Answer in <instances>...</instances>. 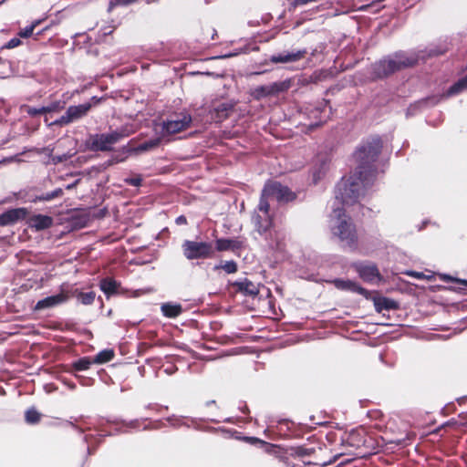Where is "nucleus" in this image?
<instances>
[{"label":"nucleus","mask_w":467,"mask_h":467,"mask_svg":"<svg viewBox=\"0 0 467 467\" xmlns=\"http://www.w3.org/2000/svg\"><path fill=\"white\" fill-rule=\"evenodd\" d=\"M356 270L365 282L378 284L381 280L378 268L372 264L356 265Z\"/></svg>","instance_id":"nucleus-9"},{"label":"nucleus","mask_w":467,"mask_h":467,"mask_svg":"<svg viewBox=\"0 0 467 467\" xmlns=\"http://www.w3.org/2000/svg\"><path fill=\"white\" fill-rule=\"evenodd\" d=\"M374 306L377 312L383 310L397 309L398 303L384 296H373Z\"/></svg>","instance_id":"nucleus-15"},{"label":"nucleus","mask_w":467,"mask_h":467,"mask_svg":"<svg viewBox=\"0 0 467 467\" xmlns=\"http://www.w3.org/2000/svg\"><path fill=\"white\" fill-rule=\"evenodd\" d=\"M182 248L184 255L190 260L207 258L213 254L212 244L205 242L185 241Z\"/></svg>","instance_id":"nucleus-4"},{"label":"nucleus","mask_w":467,"mask_h":467,"mask_svg":"<svg viewBox=\"0 0 467 467\" xmlns=\"http://www.w3.org/2000/svg\"><path fill=\"white\" fill-rule=\"evenodd\" d=\"M259 231H266L269 228V223H267L265 225L260 223L259 221H256Z\"/></svg>","instance_id":"nucleus-38"},{"label":"nucleus","mask_w":467,"mask_h":467,"mask_svg":"<svg viewBox=\"0 0 467 467\" xmlns=\"http://www.w3.org/2000/svg\"><path fill=\"white\" fill-rule=\"evenodd\" d=\"M100 288H101V290L105 294L110 295V294H113V293L116 292V290H117V284L112 279H109V278L103 279L100 282Z\"/></svg>","instance_id":"nucleus-20"},{"label":"nucleus","mask_w":467,"mask_h":467,"mask_svg":"<svg viewBox=\"0 0 467 467\" xmlns=\"http://www.w3.org/2000/svg\"><path fill=\"white\" fill-rule=\"evenodd\" d=\"M410 275H412V276H415L417 278H420L422 276V274L420 273H416V272H411V273H409Z\"/></svg>","instance_id":"nucleus-40"},{"label":"nucleus","mask_w":467,"mask_h":467,"mask_svg":"<svg viewBox=\"0 0 467 467\" xmlns=\"http://www.w3.org/2000/svg\"><path fill=\"white\" fill-rule=\"evenodd\" d=\"M28 214L26 208L10 209L0 215V225L5 226L13 224L20 220L25 219Z\"/></svg>","instance_id":"nucleus-10"},{"label":"nucleus","mask_w":467,"mask_h":467,"mask_svg":"<svg viewBox=\"0 0 467 467\" xmlns=\"http://www.w3.org/2000/svg\"><path fill=\"white\" fill-rule=\"evenodd\" d=\"M51 111H53V109H51V108H45V107H42L40 109L29 108L27 109V113L32 115V116H36V115H39V114H44V113L51 112Z\"/></svg>","instance_id":"nucleus-30"},{"label":"nucleus","mask_w":467,"mask_h":467,"mask_svg":"<svg viewBox=\"0 0 467 467\" xmlns=\"http://www.w3.org/2000/svg\"><path fill=\"white\" fill-rule=\"evenodd\" d=\"M358 183H359V182H351V185H352V186H354V185H357V186H358Z\"/></svg>","instance_id":"nucleus-44"},{"label":"nucleus","mask_w":467,"mask_h":467,"mask_svg":"<svg viewBox=\"0 0 467 467\" xmlns=\"http://www.w3.org/2000/svg\"><path fill=\"white\" fill-rule=\"evenodd\" d=\"M163 314L168 317H176L182 313L181 305L164 304L161 306Z\"/></svg>","instance_id":"nucleus-18"},{"label":"nucleus","mask_w":467,"mask_h":467,"mask_svg":"<svg viewBox=\"0 0 467 467\" xmlns=\"http://www.w3.org/2000/svg\"><path fill=\"white\" fill-rule=\"evenodd\" d=\"M161 143V139H154L140 144L135 150L136 151H146L154 149Z\"/></svg>","instance_id":"nucleus-23"},{"label":"nucleus","mask_w":467,"mask_h":467,"mask_svg":"<svg viewBox=\"0 0 467 467\" xmlns=\"http://www.w3.org/2000/svg\"><path fill=\"white\" fill-rule=\"evenodd\" d=\"M336 234L339 236L341 240H346L349 236L348 224L346 221H342L337 227Z\"/></svg>","instance_id":"nucleus-24"},{"label":"nucleus","mask_w":467,"mask_h":467,"mask_svg":"<svg viewBox=\"0 0 467 467\" xmlns=\"http://www.w3.org/2000/svg\"><path fill=\"white\" fill-rule=\"evenodd\" d=\"M114 358V351L111 349H105L100 351L93 359V363L103 364L110 361Z\"/></svg>","instance_id":"nucleus-19"},{"label":"nucleus","mask_w":467,"mask_h":467,"mask_svg":"<svg viewBox=\"0 0 467 467\" xmlns=\"http://www.w3.org/2000/svg\"><path fill=\"white\" fill-rule=\"evenodd\" d=\"M91 363L92 362L89 359L83 358V359L78 360L75 366H76V368L78 370H86L89 368Z\"/></svg>","instance_id":"nucleus-31"},{"label":"nucleus","mask_w":467,"mask_h":467,"mask_svg":"<svg viewBox=\"0 0 467 467\" xmlns=\"http://www.w3.org/2000/svg\"><path fill=\"white\" fill-rule=\"evenodd\" d=\"M90 109V103H85L78 106H70L67 109L66 113L59 119L55 121V124L67 125L85 116Z\"/></svg>","instance_id":"nucleus-8"},{"label":"nucleus","mask_w":467,"mask_h":467,"mask_svg":"<svg viewBox=\"0 0 467 467\" xmlns=\"http://www.w3.org/2000/svg\"><path fill=\"white\" fill-rule=\"evenodd\" d=\"M349 187L348 180H342L337 187V199H341L342 202H345L349 198Z\"/></svg>","instance_id":"nucleus-17"},{"label":"nucleus","mask_w":467,"mask_h":467,"mask_svg":"<svg viewBox=\"0 0 467 467\" xmlns=\"http://www.w3.org/2000/svg\"><path fill=\"white\" fill-rule=\"evenodd\" d=\"M335 216H337L338 219L341 218L342 213L340 209H335L334 210Z\"/></svg>","instance_id":"nucleus-39"},{"label":"nucleus","mask_w":467,"mask_h":467,"mask_svg":"<svg viewBox=\"0 0 467 467\" xmlns=\"http://www.w3.org/2000/svg\"><path fill=\"white\" fill-rule=\"evenodd\" d=\"M381 147L380 139L373 138L366 141L356 152V160L358 161L356 168L357 180L359 181L363 188L369 185L374 178Z\"/></svg>","instance_id":"nucleus-1"},{"label":"nucleus","mask_w":467,"mask_h":467,"mask_svg":"<svg viewBox=\"0 0 467 467\" xmlns=\"http://www.w3.org/2000/svg\"><path fill=\"white\" fill-rule=\"evenodd\" d=\"M265 197H267V196L263 194L262 199L260 201V204H259V210L264 212L265 214H267L268 211H269V204L266 202V200L265 199Z\"/></svg>","instance_id":"nucleus-33"},{"label":"nucleus","mask_w":467,"mask_h":467,"mask_svg":"<svg viewBox=\"0 0 467 467\" xmlns=\"http://www.w3.org/2000/svg\"><path fill=\"white\" fill-rule=\"evenodd\" d=\"M351 288H352V291L358 292L361 295H364L366 297H368V292L366 289L360 287L359 285H358L354 283H352Z\"/></svg>","instance_id":"nucleus-35"},{"label":"nucleus","mask_w":467,"mask_h":467,"mask_svg":"<svg viewBox=\"0 0 467 467\" xmlns=\"http://www.w3.org/2000/svg\"><path fill=\"white\" fill-rule=\"evenodd\" d=\"M446 51V47L433 48L428 50V57L441 55ZM427 57L425 51H420L419 55H408L406 53H397L393 57L382 59L375 64L374 71L377 77L383 78L402 67L416 64L420 59Z\"/></svg>","instance_id":"nucleus-2"},{"label":"nucleus","mask_w":467,"mask_h":467,"mask_svg":"<svg viewBox=\"0 0 467 467\" xmlns=\"http://www.w3.org/2000/svg\"><path fill=\"white\" fill-rule=\"evenodd\" d=\"M95 299L94 292L80 293L78 295V300L84 305H90Z\"/></svg>","instance_id":"nucleus-27"},{"label":"nucleus","mask_w":467,"mask_h":467,"mask_svg":"<svg viewBox=\"0 0 467 467\" xmlns=\"http://www.w3.org/2000/svg\"><path fill=\"white\" fill-rule=\"evenodd\" d=\"M130 135L126 130H115L110 133L96 134L89 138L90 148L93 150H111V146L120 139Z\"/></svg>","instance_id":"nucleus-3"},{"label":"nucleus","mask_w":467,"mask_h":467,"mask_svg":"<svg viewBox=\"0 0 467 467\" xmlns=\"http://www.w3.org/2000/svg\"><path fill=\"white\" fill-rule=\"evenodd\" d=\"M467 88V76L456 82L448 91V95H456Z\"/></svg>","instance_id":"nucleus-21"},{"label":"nucleus","mask_w":467,"mask_h":467,"mask_svg":"<svg viewBox=\"0 0 467 467\" xmlns=\"http://www.w3.org/2000/svg\"><path fill=\"white\" fill-rule=\"evenodd\" d=\"M306 55V50H298L296 52H284L270 57L272 63H292L303 59Z\"/></svg>","instance_id":"nucleus-11"},{"label":"nucleus","mask_w":467,"mask_h":467,"mask_svg":"<svg viewBox=\"0 0 467 467\" xmlns=\"http://www.w3.org/2000/svg\"><path fill=\"white\" fill-rule=\"evenodd\" d=\"M177 221H178L179 223H186V219H185V217H182V216L179 217V218L177 219Z\"/></svg>","instance_id":"nucleus-41"},{"label":"nucleus","mask_w":467,"mask_h":467,"mask_svg":"<svg viewBox=\"0 0 467 467\" xmlns=\"http://www.w3.org/2000/svg\"><path fill=\"white\" fill-rule=\"evenodd\" d=\"M125 182L132 186H140L142 179L140 175H136L135 177L126 179Z\"/></svg>","instance_id":"nucleus-32"},{"label":"nucleus","mask_w":467,"mask_h":467,"mask_svg":"<svg viewBox=\"0 0 467 467\" xmlns=\"http://www.w3.org/2000/svg\"><path fill=\"white\" fill-rule=\"evenodd\" d=\"M26 420L28 423H36L40 420V414L36 410H28L26 412Z\"/></svg>","instance_id":"nucleus-28"},{"label":"nucleus","mask_w":467,"mask_h":467,"mask_svg":"<svg viewBox=\"0 0 467 467\" xmlns=\"http://www.w3.org/2000/svg\"><path fill=\"white\" fill-rule=\"evenodd\" d=\"M247 440H248L251 443H253V444H254V443H262V444H265V441H263L259 440L258 438L250 437V438H247Z\"/></svg>","instance_id":"nucleus-37"},{"label":"nucleus","mask_w":467,"mask_h":467,"mask_svg":"<svg viewBox=\"0 0 467 467\" xmlns=\"http://www.w3.org/2000/svg\"><path fill=\"white\" fill-rule=\"evenodd\" d=\"M314 452V449L312 448H305V447H296L292 449L291 455L294 457H306L309 456Z\"/></svg>","instance_id":"nucleus-22"},{"label":"nucleus","mask_w":467,"mask_h":467,"mask_svg":"<svg viewBox=\"0 0 467 467\" xmlns=\"http://www.w3.org/2000/svg\"><path fill=\"white\" fill-rule=\"evenodd\" d=\"M244 246V242L239 239H218L216 249L218 251H236Z\"/></svg>","instance_id":"nucleus-14"},{"label":"nucleus","mask_w":467,"mask_h":467,"mask_svg":"<svg viewBox=\"0 0 467 467\" xmlns=\"http://www.w3.org/2000/svg\"><path fill=\"white\" fill-rule=\"evenodd\" d=\"M62 194H63V190L58 188V189L55 190L52 192L46 193V194H43L41 196H37L35 199V201H36V200H38V201H50V200L55 199L57 197L62 196Z\"/></svg>","instance_id":"nucleus-25"},{"label":"nucleus","mask_w":467,"mask_h":467,"mask_svg":"<svg viewBox=\"0 0 467 467\" xmlns=\"http://www.w3.org/2000/svg\"><path fill=\"white\" fill-rule=\"evenodd\" d=\"M67 299V296L65 293H59L55 296H47L42 300H39L36 306L35 310H41L45 308L54 307Z\"/></svg>","instance_id":"nucleus-12"},{"label":"nucleus","mask_w":467,"mask_h":467,"mask_svg":"<svg viewBox=\"0 0 467 467\" xmlns=\"http://www.w3.org/2000/svg\"><path fill=\"white\" fill-rule=\"evenodd\" d=\"M291 87L290 80H284L280 82H275L266 86H260L254 88L251 92V95L255 99H261L262 98L277 95L279 93L285 92L288 90Z\"/></svg>","instance_id":"nucleus-5"},{"label":"nucleus","mask_w":467,"mask_h":467,"mask_svg":"<svg viewBox=\"0 0 467 467\" xmlns=\"http://www.w3.org/2000/svg\"><path fill=\"white\" fill-rule=\"evenodd\" d=\"M220 268L223 269L228 274H233L237 271V265L234 261H228V262L224 263L223 265H216L214 267V269H220Z\"/></svg>","instance_id":"nucleus-26"},{"label":"nucleus","mask_w":467,"mask_h":467,"mask_svg":"<svg viewBox=\"0 0 467 467\" xmlns=\"http://www.w3.org/2000/svg\"><path fill=\"white\" fill-rule=\"evenodd\" d=\"M21 45V40L17 37L12 38L10 41L7 42L5 45L6 48H14Z\"/></svg>","instance_id":"nucleus-34"},{"label":"nucleus","mask_w":467,"mask_h":467,"mask_svg":"<svg viewBox=\"0 0 467 467\" xmlns=\"http://www.w3.org/2000/svg\"><path fill=\"white\" fill-rule=\"evenodd\" d=\"M38 21L33 23L31 26L24 28V29H21L19 32H18V36L20 37H24V38H26V37H29L33 35V32H34V29L36 28V26L38 25Z\"/></svg>","instance_id":"nucleus-29"},{"label":"nucleus","mask_w":467,"mask_h":467,"mask_svg":"<svg viewBox=\"0 0 467 467\" xmlns=\"http://www.w3.org/2000/svg\"><path fill=\"white\" fill-rule=\"evenodd\" d=\"M239 291L246 295L254 296L258 294V288L250 281L244 280V282H236L234 284Z\"/></svg>","instance_id":"nucleus-16"},{"label":"nucleus","mask_w":467,"mask_h":467,"mask_svg":"<svg viewBox=\"0 0 467 467\" xmlns=\"http://www.w3.org/2000/svg\"><path fill=\"white\" fill-rule=\"evenodd\" d=\"M264 195L276 199L277 201H292L296 198L286 186H283L278 182L268 183L264 189Z\"/></svg>","instance_id":"nucleus-7"},{"label":"nucleus","mask_w":467,"mask_h":467,"mask_svg":"<svg viewBox=\"0 0 467 467\" xmlns=\"http://www.w3.org/2000/svg\"><path fill=\"white\" fill-rule=\"evenodd\" d=\"M73 186H74V184L67 185V189H71V188H73Z\"/></svg>","instance_id":"nucleus-45"},{"label":"nucleus","mask_w":467,"mask_h":467,"mask_svg":"<svg viewBox=\"0 0 467 467\" xmlns=\"http://www.w3.org/2000/svg\"><path fill=\"white\" fill-rule=\"evenodd\" d=\"M192 123V117L188 114L176 116L174 119L163 122L162 130L167 134H176L187 130Z\"/></svg>","instance_id":"nucleus-6"},{"label":"nucleus","mask_w":467,"mask_h":467,"mask_svg":"<svg viewBox=\"0 0 467 467\" xmlns=\"http://www.w3.org/2000/svg\"><path fill=\"white\" fill-rule=\"evenodd\" d=\"M458 282L462 283V284H465L467 285V281L466 280H458Z\"/></svg>","instance_id":"nucleus-43"},{"label":"nucleus","mask_w":467,"mask_h":467,"mask_svg":"<svg viewBox=\"0 0 467 467\" xmlns=\"http://www.w3.org/2000/svg\"><path fill=\"white\" fill-rule=\"evenodd\" d=\"M334 283H335L336 286L338 288L348 289L350 287V285L348 282H345V281H341V280H335Z\"/></svg>","instance_id":"nucleus-36"},{"label":"nucleus","mask_w":467,"mask_h":467,"mask_svg":"<svg viewBox=\"0 0 467 467\" xmlns=\"http://www.w3.org/2000/svg\"><path fill=\"white\" fill-rule=\"evenodd\" d=\"M49 108L53 109V111H54V110H57V105H52V106H50Z\"/></svg>","instance_id":"nucleus-42"},{"label":"nucleus","mask_w":467,"mask_h":467,"mask_svg":"<svg viewBox=\"0 0 467 467\" xmlns=\"http://www.w3.org/2000/svg\"><path fill=\"white\" fill-rule=\"evenodd\" d=\"M53 224V218L48 215L36 214L33 215L28 220V225L35 228L36 231H41L51 227Z\"/></svg>","instance_id":"nucleus-13"}]
</instances>
